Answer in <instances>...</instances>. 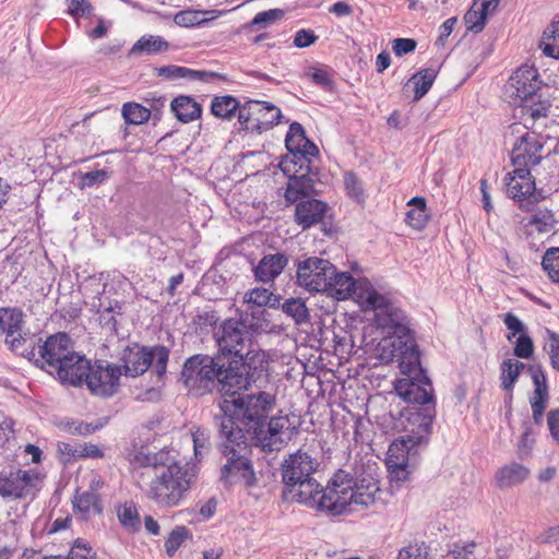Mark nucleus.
<instances>
[{
  "label": "nucleus",
  "instance_id": "obj_1",
  "mask_svg": "<svg viewBox=\"0 0 559 559\" xmlns=\"http://www.w3.org/2000/svg\"><path fill=\"white\" fill-rule=\"evenodd\" d=\"M128 461L146 497L160 508L181 506L197 479L194 471L180 463L173 450L141 448L130 452Z\"/></svg>",
  "mask_w": 559,
  "mask_h": 559
},
{
  "label": "nucleus",
  "instance_id": "obj_2",
  "mask_svg": "<svg viewBox=\"0 0 559 559\" xmlns=\"http://www.w3.org/2000/svg\"><path fill=\"white\" fill-rule=\"evenodd\" d=\"M235 394H228L229 399L219 402L221 414L215 415L217 426L228 418L235 423V427L246 429L245 433L249 435L263 452L271 453L283 449L296 428L292 426L287 416L272 417L267 424L265 423L269 413L275 406V394L265 391L237 397Z\"/></svg>",
  "mask_w": 559,
  "mask_h": 559
},
{
  "label": "nucleus",
  "instance_id": "obj_3",
  "mask_svg": "<svg viewBox=\"0 0 559 559\" xmlns=\"http://www.w3.org/2000/svg\"><path fill=\"white\" fill-rule=\"evenodd\" d=\"M185 386L197 395L211 392L216 382L222 385L225 395L234 394L237 390L247 389L248 379L242 371L236 370L233 362H222L221 355L211 357L207 355H194L186 360L181 371Z\"/></svg>",
  "mask_w": 559,
  "mask_h": 559
},
{
  "label": "nucleus",
  "instance_id": "obj_4",
  "mask_svg": "<svg viewBox=\"0 0 559 559\" xmlns=\"http://www.w3.org/2000/svg\"><path fill=\"white\" fill-rule=\"evenodd\" d=\"M215 338L218 350L222 356L229 355L233 359V366L236 370L246 372L245 377L248 383L255 382L254 376L258 377L265 370L266 355L252 340V333L247 325L239 320H225L217 331Z\"/></svg>",
  "mask_w": 559,
  "mask_h": 559
},
{
  "label": "nucleus",
  "instance_id": "obj_5",
  "mask_svg": "<svg viewBox=\"0 0 559 559\" xmlns=\"http://www.w3.org/2000/svg\"><path fill=\"white\" fill-rule=\"evenodd\" d=\"M219 433L225 439L223 453L227 457V463L222 467L221 479L226 485L241 483L247 487L253 486L257 478L247 457V435L228 418L219 423Z\"/></svg>",
  "mask_w": 559,
  "mask_h": 559
},
{
  "label": "nucleus",
  "instance_id": "obj_6",
  "mask_svg": "<svg viewBox=\"0 0 559 559\" xmlns=\"http://www.w3.org/2000/svg\"><path fill=\"white\" fill-rule=\"evenodd\" d=\"M362 308L374 312V325L384 336H408V320L404 311L388 296L374 290Z\"/></svg>",
  "mask_w": 559,
  "mask_h": 559
},
{
  "label": "nucleus",
  "instance_id": "obj_7",
  "mask_svg": "<svg viewBox=\"0 0 559 559\" xmlns=\"http://www.w3.org/2000/svg\"><path fill=\"white\" fill-rule=\"evenodd\" d=\"M169 350L165 346L145 347L134 345L123 352L122 367L124 374L138 377L143 374L150 367L155 371L157 379L166 372Z\"/></svg>",
  "mask_w": 559,
  "mask_h": 559
},
{
  "label": "nucleus",
  "instance_id": "obj_8",
  "mask_svg": "<svg viewBox=\"0 0 559 559\" xmlns=\"http://www.w3.org/2000/svg\"><path fill=\"white\" fill-rule=\"evenodd\" d=\"M436 415L435 406L409 407L404 414L405 436H402L396 442L406 452H412L417 445L427 443L431 433L432 423Z\"/></svg>",
  "mask_w": 559,
  "mask_h": 559
},
{
  "label": "nucleus",
  "instance_id": "obj_9",
  "mask_svg": "<svg viewBox=\"0 0 559 559\" xmlns=\"http://www.w3.org/2000/svg\"><path fill=\"white\" fill-rule=\"evenodd\" d=\"M352 478L343 471L337 472L328 483L320 496V511L340 515L352 511Z\"/></svg>",
  "mask_w": 559,
  "mask_h": 559
},
{
  "label": "nucleus",
  "instance_id": "obj_10",
  "mask_svg": "<svg viewBox=\"0 0 559 559\" xmlns=\"http://www.w3.org/2000/svg\"><path fill=\"white\" fill-rule=\"evenodd\" d=\"M379 357L385 364L396 360L403 373L419 366V354L408 336H384L378 345Z\"/></svg>",
  "mask_w": 559,
  "mask_h": 559
},
{
  "label": "nucleus",
  "instance_id": "obj_11",
  "mask_svg": "<svg viewBox=\"0 0 559 559\" xmlns=\"http://www.w3.org/2000/svg\"><path fill=\"white\" fill-rule=\"evenodd\" d=\"M334 265L326 259L309 257L297 265L296 278L298 286L310 293H324L329 287Z\"/></svg>",
  "mask_w": 559,
  "mask_h": 559
},
{
  "label": "nucleus",
  "instance_id": "obj_12",
  "mask_svg": "<svg viewBox=\"0 0 559 559\" xmlns=\"http://www.w3.org/2000/svg\"><path fill=\"white\" fill-rule=\"evenodd\" d=\"M281 110L273 104L249 100L239 109L238 121L250 132L262 133L280 122Z\"/></svg>",
  "mask_w": 559,
  "mask_h": 559
},
{
  "label": "nucleus",
  "instance_id": "obj_13",
  "mask_svg": "<svg viewBox=\"0 0 559 559\" xmlns=\"http://www.w3.org/2000/svg\"><path fill=\"white\" fill-rule=\"evenodd\" d=\"M73 353L71 338L66 333H57L38 344L31 354L37 366L53 374L56 368Z\"/></svg>",
  "mask_w": 559,
  "mask_h": 559
},
{
  "label": "nucleus",
  "instance_id": "obj_14",
  "mask_svg": "<svg viewBox=\"0 0 559 559\" xmlns=\"http://www.w3.org/2000/svg\"><path fill=\"white\" fill-rule=\"evenodd\" d=\"M328 286L324 292L328 295L337 300L354 298L361 307L376 290L367 278L355 280L347 272H338L335 266Z\"/></svg>",
  "mask_w": 559,
  "mask_h": 559
},
{
  "label": "nucleus",
  "instance_id": "obj_15",
  "mask_svg": "<svg viewBox=\"0 0 559 559\" xmlns=\"http://www.w3.org/2000/svg\"><path fill=\"white\" fill-rule=\"evenodd\" d=\"M542 81L536 68L531 66L520 67L509 79L504 87V94L513 105L528 103L537 97Z\"/></svg>",
  "mask_w": 559,
  "mask_h": 559
},
{
  "label": "nucleus",
  "instance_id": "obj_16",
  "mask_svg": "<svg viewBox=\"0 0 559 559\" xmlns=\"http://www.w3.org/2000/svg\"><path fill=\"white\" fill-rule=\"evenodd\" d=\"M504 181L508 197L519 202L522 209L530 211V205L543 198L536 191L535 180L526 168H515L507 175Z\"/></svg>",
  "mask_w": 559,
  "mask_h": 559
},
{
  "label": "nucleus",
  "instance_id": "obj_17",
  "mask_svg": "<svg viewBox=\"0 0 559 559\" xmlns=\"http://www.w3.org/2000/svg\"><path fill=\"white\" fill-rule=\"evenodd\" d=\"M121 367L111 364L91 365L85 383L93 395L110 397L120 385Z\"/></svg>",
  "mask_w": 559,
  "mask_h": 559
},
{
  "label": "nucleus",
  "instance_id": "obj_18",
  "mask_svg": "<svg viewBox=\"0 0 559 559\" xmlns=\"http://www.w3.org/2000/svg\"><path fill=\"white\" fill-rule=\"evenodd\" d=\"M40 483V475L33 469H16L8 474L0 473V496L22 499L32 495Z\"/></svg>",
  "mask_w": 559,
  "mask_h": 559
},
{
  "label": "nucleus",
  "instance_id": "obj_19",
  "mask_svg": "<svg viewBox=\"0 0 559 559\" xmlns=\"http://www.w3.org/2000/svg\"><path fill=\"white\" fill-rule=\"evenodd\" d=\"M319 467V462L308 452L298 450L285 459L281 465L285 486H294L300 480L311 478Z\"/></svg>",
  "mask_w": 559,
  "mask_h": 559
},
{
  "label": "nucleus",
  "instance_id": "obj_20",
  "mask_svg": "<svg viewBox=\"0 0 559 559\" xmlns=\"http://www.w3.org/2000/svg\"><path fill=\"white\" fill-rule=\"evenodd\" d=\"M519 134L511 152L513 166L528 169V167L538 165L543 158L544 145L535 133L523 130Z\"/></svg>",
  "mask_w": 559,
  "mask_h": 559
},
{
  "label": "nucleus",
  "instance_id": "obj_21",
  "mask_svg": "<svg viewBox=\"0 0 559 559\" xmlns=\"http://www.w3.org/2000/svg\"><path fill=\"white\" fill-rule=\"evenodd\" d=\"M395 391L405 402L413 404V407L435 406L431 382L426 376H423L421 383L414 379H400Z\"/></svg>",
  "mask_w": 559,
  "mask_h": 559
},
{
  "label": "nucleus",
  "instance_id": "obj_22",
  "mask_svg": "<svg viewBox=\"0 0 559 559\" xmlns=\"http://www.w3.org/2000/svg\"><path fill=\"white\" fill-rule=\"evenodd\" d=\"M91 362L82 355L74 352L61 365L55 373L62 383L71 385H81L85 382Z\"/></svg>",
  "mask_w": 559,
  "mask_h": 559
},
{
  "label": "nucleus",
  "instance_id": "obj_23",
  "mask_svg": "<svg viewBox=\"0 0 559 559\" xmlns=\"http://www.w3.org/2000/svg\"><path fill=\"white\" fill-rule=\"evenodd\" d=\"M518 106L523 122L510 124L509 131L511 134L521 133L523 130L527 129V123H534L539 118L547 117L550 107L549 102L540 100V96L538 95L533 100L521 103Z\"/></svg>",
  "mask_w": 559,
  "mask_h": 559
},
{
  "label": "nucleus",
  "instance_id": "obj_24",
  "mask_svg": "<svg viewBox=\"0 0 559 559\" xmlns=\"http://www.w3.org/2000/svg\"><path fill=\"white\" fill-rule=\"evenodd\" d=\"M326 210V204L320 200H301L296 204L295 221L302 229H307L322 222Z\"/></svg>",
  "mask_w": 559,
  "mask_h": 559
},
{
  "label": "nucleus",
  "instance_id": "obj_25",
  "mask_svg": "<svg viewBox=\"0 0 559 559\" xmlns=\"http://www.w3.org/2000/svg\"><path fill=\"white\" fill-rule=\"evenodd\" d=\"M286 488L287 492L292 496V500L320 511L322 487L316 479L311 477L300 480L294 486H286Z\"/></svg>",
  "mask_w": 559,
  "mask_h": 559
},
{
  "label": "nucleus",
  "instance_id": "obj_26",
  "mask_svg": "<svg viewBox=\"0 0 559 559\" xmlns=\"http://www.w3.org/2000/svg\"><path fill=\"white\" fill-rule=\"evenodd\" d=\"M520 224L527 236H533L550 233L555 229L557 221L551 210L540 207L520 221Z\"/></svg>",
  "mask_w": 559,
  "mask_h": 559
},
{
  "label": "nucleus",
  "instance_id": "obj_27",
  "mask_svg": "<svg viewBox=\"0 0 559 559\" xmlns=\"http://www.w3.org/2000/svg\"><path fill=\"white\" fill-rule=\"evenodd\" d=\"M530 477V469L523 464L511 462L501 466L495 474L493 480L499 489H510L522 485Z\"/></svg>",
  "mask_w": 559,
  "mask_h": 559
},
{
  "label": "nucleus",
  "instance_id": "obj_28",
  "mask_svg": "<svg viewBox=\"0 0 559 559\" xmlns=\"http://www.w3.org/2000/svg\"><path fill=\"white\" fill-rule=\"evenodd\" d=\"M288 264V258L284 253L264 255L254 267L255 280L262 283H272Z\"/></svg>",
  "mask_w": 559,
  "mask_h": 559
},
{
  "label": "nucleus",
  "instance_id": "obj_29",
  "mask_svg": "<svg viewBox=\"0 0 559 559\" xmlns=\"http://www.w3.org/2000/svg\"><path fill=\"white\" fill-rule=\"evenodd\" d=\"M157 76L163 78L167 81L188 80V81H201L209 82L216 78L217 74L209 71L192 70L186 67L169 64L155 68Z\"/></svg>",
  "mask_w": 559,
  "mask_h": 559
},
{
  "label": "nucleus",
  "instance_id": "obj_30",
  "mask_svg": "<svg viewBox=\"0 0 559 559\" xmlns=\"http://www.w3.org/2000/svg\"><path fill=\"white\" fill-rule=\"evenodd\" d=\"M352 511L356 510L357 507H369L373 504L379 498L380 487L377 480L373 478L361 479L359 484L352 481Z\"/></svg>",
  "mask_w": 559,
  "mask_h": 559
},
{
  "label": "nucleus",
  "instance_id": "obj_31",
  "mask_svg": "<svg viewBox=\"0 0 559 559\" xmlns=\"http://www.w3.org/2000/svg\"><path fill=\"white\" fill-rule=\"evenodd\" d=\"M23 313L19 309H0V330L7 334L5 342L12 347L21 343L19 331Z\"/></svg>",
  "mask_w": 559,
  "mask_h": 559
},
{
  "label": "nucleus",
  "instance_id": "obj_32",
  "mask_svg": "<svg viewBox=\"0 0 559 559\" xmlns=\"http://www.w3.org/2000/svg\"><path fill=\"white\" fill-rule=\"evenodd\" d=\"M409 454L411 452H406L405 448L403 449L397 442L390 445L386 465L392 480L405 481L407 479L406 466Z\"/></svg>",
  "mask_w": 559,
  "mask_h": 559
},
{
  "label": "nucleus",
  "instance_id": "obj_33",
  "mask_svg": "<svg viewBox=\"0 0 559 559\" xmlns=\"http://www.w3.org/2000/svg\"><path fill=\"white\" fill-rule=\"evenodd\" d=\"M305 169L300 174L289 178L285 191V199L288 203H298L301 198L309 197L313 192V181Z\"/></svg>",
  "mask_w": 559,
  "mask_h": 559
},
{
  "label": "nucleus",
  "instance_id": "obj_34",
  "mask_svg": "<svg viewBox=\"0 0 559 559\" xmlns=\"http://www.w3.org/2000/svg\"><path fill=\"white\" fill-rule=\"evenodd\" d=\"M169 43L158 35H144L140 37L132 48L130 56H150L165 52L169 49Z\"/></svg>",
  "mask_w": 559,
  "mask_h": 559
},
{
  "label": "nucleus",
  "instance_id": "obj_35",
  "mask_svg": "<svg viewBox=\"0 0 559 559\" xmlns=\"http://www.w3.org/2000/svg\"><path fill=\"white\" fill-rule=\"evenodd\" d=\"M171 110L181 122H190L201 116L202 107L190 96H178L171 102Z\"/></svg>",
  "mask_w": 559,
  "mask_h": 559
},
{
  "label": "nucleus",
  "instance_id": "obj_36",
  "mask_svg": "<svg viewBox=\"0 0 559 559\" xmlns=\"http://www.w3.org/2000/svg\"><path fill=\"white\" fill-rule=\"evenodd\" d=\"M215 10H182L175 14L174 22L182 27H193L216 19Z\"/></svg>",
  "mask_w": 559,
  "mask_h": 559
},
{
  "label": "nucleus",
  "instance_id": "obj_37",
  "mask_svg": "<svg viewBox=\"0 0 559 559\" xmlns=\"http://www.w3.org/2000/svg\"><path fill=\"white\" fill-rule=\"evenodd\" d=\"M280 300L270 289L255 287L243 295V304L252 307H276Z\"/></svg>",
  "mask_w": 559,
  "mask_h": 559
},
{
  "label": "nucleus",
  "instance_id": "obj_38",
  "mask_svg": "<svg viewBox=\"0 0 559 559\" xmlns=\"http://www.w3.org/2000/svg\"><path fill=\"white\" fill-rule=\"evenodd\" d=\"M539 48L545 56L559 60V22L551 23L544 31Z\"/></svg>",
  "mask_w": 559,
  "mask_h": 559
},
{
  "label": "nucleus",
  "instance_id": "obj_39",
  "mask_svg": "<svg viewBox=\"0 0 559 559\" xmlns=\"http://www.w3.org/2000/svg\"><path fill=\"white\" fill-rule=\"evenodd\" d=\"M241 106L237 98L230 95L216 96L212 100L211 111L212 114L222 119H230L236 110L239 111Z\"/></svg>",
  "mask_w": 559,
  "mask_h": 559
},
{
  "label": "nucleus",
  "instance_id": "obj_40",
  "mask_svg": "<svg viewBox=\"0 0 559 559\" xmlns=\"http://www.w3.org/2000/svg\"><path fill=\"white\" fill-rule=\"evenodd\" d=\"M525 368V364L516 359H506L500 366L501 386L506 391H511L521 371Z\"/></svg>",
  "mask_w": 559,
  "mask_h": 559
},
{
  "label": "nucleus",
  "instance_id": "obj_41",
  "mask_svg": "<svg viewBox=\"0 0 559 559\" xmlns=\"http://www.w3.org/2000/svg\"><path fill=\"white\" fill-rule=\"evenodd\" d=\"M437 78V70L429 68L424 69L419 72H417L413 78L411 79V82L414 84V100H419L423 98L428 91L431 88L435 80Z\"/></svg>",
  "mask_w": 559,
  "mask_h": 559
},
{
  "label": "nucleus",
  "instance_id": "obj_42",
  "mask_svg": "<svg viewBox=\"0 0 559 559\" xmlns=\"http://www.w3.org/2000/svg\"><path fill=\"white\" fill-rule=\"evenodd\" d=\"M283 311L292 317L297 324L306 323L309 321V310L306 302L300 298H289L283 306Z\"/></svg>",
  "mask_w": 559,
  "mask_h": 559
},
{
  "label": "nucleus",
  "instance_id": "obj_43",
  "mask_svg": "<svg viewBox=\"0 0 559 559\" xmlns=\"http://www.w3.org/2000/svg\"><path fill=\"white\" fill-rule=\"evenodd\" d=\"M74 508L83 515H87L91 511L100 513L102 508L98 503V496L94 491H84L75 496L73 501Z\"/></svg>",
  "mask_w": 559,
  "mask_h": 559
},
{
  "label": "nucleus",
  "instance_id": "obj_44",
  "mask_svg": "<svg viewBox=\"0 0 559 559\" xmlns=\"http://www.w3.org/2000/svg\"><path fill=\"white\" fill-rule=\"evenodd\" d=\"M118 519L127 530L134 532L140 528L141 522L138 510L132 503H124L118 509Z\"/></svg>",
  "mask_w": 559,
  "mask_h": 559
},
{
  "label": "nucleus",
  "instance_id": "obj_45",
  "mask_svg": "<svg viewBox=\"0 0 559 559\" xmlns=\"http://www.w3.org/2000/svg\"><path fill=\"white\" fill-rule=\"evenodd\" d=\"M150 110L136 103H127L122 107V116L128 123L141 124L150 118Z\"/></svg>",
  "mask_w": 559,
  "mask_h": 559
},
{
  "label": "nucleus",
  "instance_id": "obj_46",
  "mask_svg": "<svg viewBox=\"0 0 559 559\" xmlns=\"http://www.w3.org/2000/svg\"><path fill=\"white\" fill-rule=\"evenodd\" d=\"M544 271L554 283H559V248L548 249L542 261Z\"/></svg>",
  "mask_w": 559,
  "mask_h": 559
},
{
  "label": "nucleus",
  "instance_id": "obj_47",
  "mask_svg": "<svg viewBox=\"0 0 559 559\" xmlns=\"http://www.w3.org/2000/svg\"><path fill=\"white\" fill-rule=\"evenodd\" d=\"M306 138L304 127L298 122H293L285 138V144L290 154L300 151Z\"/></svg>",
  "mask_w": 559,
  "mask_h": 559
},
{
  "label": "nucleus",
  "instance_id": "obj_48",
  "mask_svg": "<svg viewBox=\"0 0 559 559\" xmlns=\"http://www.w3.org/2000/svg\"><path fill=\"white\" fill-rule=\"evenodd\" d=\"M106 419H97L96 423H86L83 420H72L67 424V430L69 433L78 436H88L106 425Z\"/></svg>",
  "mask_w": 559,
  "mask_h": 559
},
{
  "label": "nucleus",
  "instance_id": "obj_49",
  "mask_svg": "<svg viewBox=\"0 0 559 559\" xmlns=\"http://www.w3.org/2000/svg\"><path fill=\"white\" fill-rule=\"evenodd\" d=\"M487 17L488 16L477 7V3H473L472 8L464 16L467 28L474 33H479L484 29Z\"/></svg>",
  "mask_w": 559,
  "mask_h": 559
},
{
  "label": "nucleus",
  "instance_id": "obj_50",
  "mask_svg": "<svg viewBox=\"0 0 559 559\" xmlns=\"http://www.w3.org/2000/svg\"><path fill=\"white\" fill-rule=\"evenodd\" d=\"M319 151L316 144H313L310 140L305 138L300 151L295 153V156L298 157L300 162V169L310 171L311 169V158L318 155Z\"/></svg>",
  "mask_w": 559,
  "mask_h": 559
},
{
  "label": "nucleus",
  "instance_id": "obj_51",
  "mask_svg": "<svg viewBox=\"0 0 559 559\" xmlns=\"http://www.w3.org/2000/svg\"><path fill=\"white\" fill-rule=\"evenodd\" d=\"M344 185L347 191V194L353 198L358 203L365 201V190L362 182L358 179V177L354 173H346L344 176Z\"/></svg>",
  "mask_w": 559,
  "mask_h": 559
},
{
  "label": "nucleus",
  "instance_id": "obj_52",
  "mask_svg": "<svg viewBox=\"0 0 559 559\" xmlns=\"http://www.w3.org/2000/svg\"><path fill=\"white\" fill-rule=\"evenodd\" d=\"M544 349L549 356L551 367L559 372V334L547 330V341Z\"/></svg>",
  "mask_w": 559,
  "mask_h": 559
},
{
  "label": "nucleus",
  "instance_id": "obj_53",
  "mask_svg": "<svg viewBox=\"0 0 559 559\" xmlns=\"http://www.w3.org/2000/svg\"><path fill=\"white\" fill-rule=\"evenodd\" d=\"M191 437L193 441L194 455L200 460L210 449V432L206 429L197 428L192 431Z\"/></svg>",
  "mask_w": 559,
  "mask_h": 559
},
{
  "label": "nucleus",
  "instance_id": "obj_54",
  "mask_svg": "<svg viewBox=\"0 0 559 559\" xmlns=\"http://www.w3.org/2000/svg\"><path fill=\"white\" fill-rule=\"evenodd\" d=\"M189 531L185 526L176 527L165 542V549L168 556H174L181 544L188 538Z\"/></svg>",
  "mask_w": 559,
  "mask_h": 559
},
{
  "label": "nucleus",
  "instance_id": "obj_55",
  "mask_svg": "<svg viewBox=\"0 0 559 559\" xmlns=\"http://www.w3.org/2000/svg\"><path fill=\"white\" fill-rule=\"evenodd\" d=\"M397 559H428V547L424 543L408 545L400 550Z\"/></svg>",
  "mask_w": 559,
  "mask_h": 559
},
{
  "label": "nucleus",
  "instance_id": "obj_56",
  "mask_svg": "<svg viewBox=\"0 0 559 559\" xmlns=\"http://www.w3.org/2000/svg\"><path fill=\"white\" fill-rule=\"evenodd\" d=\"M427 222V209L414 207L406 213V223L414 229L421 230Z\"/></svg>",
  "mask_w": 559,
  "mask_h": 559
},
{
  "label": "nucleus",
  "instance_id": "obj_57",
  "mask_svg": "<svg viewBox=\"0 0 559 559\" xmlns=\"http://www.w3.org/2000/svg\"><path fill=\"white\" fill-rule=\"evenodd\" d=\"M513 352L519 358H530L534 353L533 340L527 334H521L515 342Z\"/></svg>",
  "mask_w": 559,
  "mask_h": 559
},
{
  "label": "nucleus",
  "instance_id": "obj_58",
  "mask_svg": "<svg viewBox=\"0 0 559 559\" xmlns=\"http://www.w3.org/2000/svg\"><path fill=\"white\" fill-rule=\"evenodd\" d=\"M67 559H96V554L86 542L76 539Z\"/></svg>",
  "mask_w": 559,
  "mask_h": 559
},
{
  "label": "nucleus",
  "instance_id": "obj_59",
  "mask_svg": "<svg viewBox=\"0 0 559 559\" xmlns=\"http://www.w3.org/2000/svg\"><path fill=\"white\" fill-rule=\"evenodd\" d=\"M528 370L531 372L532 380H533V383L535 386L534 391H536L537 394H539L542 392V393H544V395H547L548 394V385H547L546 376H545L542 367L539 365H534V366H530Z\"/></svg>",
  "mask_w": 559,
  "mask_h": 559
},
{
  "label": "nucleus",
  "instance_id": "obj_60",
  "mask_svg": "<svg viewBox=\"0 0 559 559\" xmlns=\"http://www.w3.org/2000/svg\"><path fill=\"white\" fill-rule=\"evenodd\" d=\"M284 12L280 9L267 10L263 12H259L253 20L251 21L252 26L262 25L266 26L272 24L274 21L282 19Z\"/></svg>",
  "mask_w": 559,
  "mask_h": 559
},
{
  "label": "nucleus",
  "instance_id": "obj_61",
  "mask_svg": "<svg viewBox=\"0 0 559 559\" xmlns=\"http://www.w3.org/2000/svg\"><path fill=\"white\" fill-rule=\"evenodd\" d=\"M503 323L507 329L511 331V333L507 336L509 341L512 340L516 334H525V325L524 323L512 312H508L504 314Z\"/></svg>",
  "mask_w": 559,
  "mask_h": 559
},
{
  "label": "nucleus",
  "instance_id": "obj_62",
  "mask_svg": "<svg viewBox=\"0 0 559 559\" xmlns=\"http://www.w3.org/2000/svg\"><path fill=\"white\" fill-rule=\"evenodd\" d=\"M280 167L282 171L288 177L292 178L298 174H300V162L298 160V157L295 156V154H290L285 156L281 163Z\"/></svg>",
  "mask_w": 559,
  "mask_h": 559
},
{
  "label": "nucleus",
  "instance_id": "obj_63",
  "mask_svg": "<svg viewBox=\"0 0 559 559\" xmlns=\"http://www.w3.org/2000/svg\"><path fill=\"white\" fill-rule=\"evenodd\" d=\"M82 187H93L105 182L108 179V173L104 169L88 171L82 175Z\"/></svg>",
  "mask_w": 559,
  "mask_h": 559
},
{
  "label": "nucleus",
  "instance_id": "obj_64",
  "mask_svg": "<svg viewBox=\"0 0 559 559\" xmlns=\"http://www.w3.org/2000/svg\"><path fill=\"white\" fill-rule=\"evenodd\" d=\"M416 46V40L412 38H396L392 43V49L399 57L414 51Z\"/></svg>",
  "mask_w": 559,
  "mask_h": 559
}]
</instances>
